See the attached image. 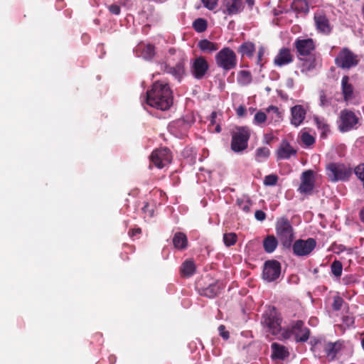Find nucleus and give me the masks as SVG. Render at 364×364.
<instances>
[{"label":"nucleus","mask_w":364,"mask_h":364,"mask_svg":"<svg viewBox=\"0 0 364 364\" xmlns=\"http://www.w3.org/2000/svg\"><path fill=\"white\" fill-rule=\"evenodd\" d=\"M237 241V235L233 232L225 233L223 235V242L227 247L232 246Z\"/></svg>","instance_id":"obj_39"},{"label":"nucleus","mask_w":364,"mask_h":364,"mask_svg":"<svg viewBox=\"0 0 364 364\" xmlns=\"http://www.w3.org/2000/svg\"><path fill=\"white\" fill-rule=\"evenodd\" d=\"M315 24L317 30L324 34H328L331 28L328 18L321 14H316L314 16Z\"/></svg>","instance_id":"obj_22"},{"label":"nucleus","mask_w":364,"mask_h":364,"mask_svg":"<svg viewBox=\"0 0 364 364\" xmlns=\"http://www.w3.org/2000/svg\"><path fill=\"white\" fill-rule=\"evenodd\" d=\"M278 181V176L275 174L267 175L264 178V184L266 186H275Z\"/></svg>","instance_id":"obj_42"},{"label":"nucleus","mask_w":364,"mask_h":364,"mask_svg":"<svg viewBox=\"0 0 364 364\" xmlns=\"http://www.w3.org/2000/svg\"><path fill=\"white\" fill-rule=\"evenodd\" d=\"M267 114V121L269 124H278L283 119L282 113L279 111V108L276 106H269L265 109Z\"/></svg>","instance_id":"obj_21"},{"label":"nucleus","mask_w":364,"mask_h":364,"mask_svg":"<svg viewBox=\"0 0 364 364\" xmlns=\"http://www.w3.org/2000/svg\"><path fill=\"white\" fill-rule=\"evenodd\" d=\"M220 285L217 283L209 285L203 289V294L207 297L213 298L220 292Z\"/></svg>","instance_id":"obj_29"},{"label":"nucleus","mask_w":364,"mask_h":364,"mask_svg":"<svg viewBox=\"0 0 364 364\" xmlns=\"http://www.w3.org/2000/svg\"><path fill=\"white\" fill-rule=\"evenodd\" d=\"M358 55L348 48H343L336 58V63L342 68H350L358 65Z\"/></svg>","instance_id":"obj_10"},{"label":"nucleus","mask_w":364,"mask_h":364,"mask_svg":"<svg viewBox=\"0 0 364 364\" xmlns=\"http://www.w3.org/2000/svg\"><path fill=\"white\" fill-rule=\"evenodd\" d=\"M301 139V141L306 146L312 145L315 141L314 136L307 132L303 133Z\"/></svg>","instance_id":"obj_44"},{"label":"nucleus","mask_w":364,"mask_h":364,"mask_svg":"<svg viewBox=\"0 0 364 364\" xmlns=\"http://www.w3.org/2000/svg\"><path fill=\"white\" fill-rule=\"evenodd\" d=\"M108 9L110 13L114 15H119L120 14V7L117 4H112L108 6Z\"/></svg>","instance_id":"obj_48"},{"label":"nucleus","mask_w":364,"mask_h":364,"mask_svg":"<svg viewBox=\"0 0 364 364\" xmlns=\"http://www.w3.org/2000/svg\"><path fill=\"white\" fill-rule=\"evenodd\" d=\"M204 6L209 10H213L217 4L218 0H201Z\"/></svg>","instance_id":"obj_46"},{"label":"nucleus","mask_w":364,"mask_h":364,"mask_svg":"<svg viewBox=\"0 0 364 364\" xmlns=\"http://www.w3.org/2000/svg\"><path fill=\"white\" fill-rule=\"evenodd\" d=\"M169 52H170L171 54H173V53H174V50H173V49H170Z\"/></svg>","instance_id":"obj_58"},{"label":"nucleus","mask_w":364,"mask_h":364,"mask_svg":"<svg viewBox=\"0 0 364 364\" xmlns=\"http://www.w3.org/2000/svg\"><path fill=\"white\" fill-rule=\"evenodd\" d=\"M173 75L177 78H180L183 73V67L178 63L176 67L171 68L169 71Z\"/></svg>","instance_id":"obj_43"},{"label":"nucleus","mask_w":364,"mask_h":364,"mask_svg":"<svg viewBox=\"0 0 364 364\" xmlns=\"http://www.w3.org/2000/svg\"><path fill=\"white\" fill-rule=\"evenodd\" d=\"M314 187V172L311 170L304 171L301 177V184L299 191L301 193H309Z\"/></svg>","instance_id":"obj_14"},{"label":"nucleus","mask_w":364,"mask_h":364,"mask_svg":"<svg viewBox=\"0 0 364 364\" xmlns=\"http://www.w3.org/2000/svg\"><path fill=\"white\" fill-rule=\"evenodd\" d=\"M193 27L197 32H203L207 28V21L203 18H197L193 21Z\"/></svg>","instance_id":"obj_36"},{"label":"nucleus","mask_w":364,"mask_h":364,"mask_svg":"<svg viewBox=\"0 0 364 364\" xmlns=\"http://www.w3.org/2000/svg\"><path fill=\"white\" fill-rule=\"evenodd\" d=\"M255 51V44L251 42H245L239 47L238 52L242 55L252 58Z\"/></svg>","instance_id":"obj_28"},{"label":"nucleus","mask_w":364,"mask_h":364,"mask_svg":"<svg viewBox=\"0 0 364 364\" xmlns=\"http://www.w3.org/2000/svg\"><path fill=\"white\" fill-rule=\"evenodd\" d=\"M272 136H271V135H269V134H266V135L264 136V139H265V141H266V142H267V143H269V141L272 139Z\"/></svg>","instance_id":"obj_52"},{"label":"nucleus","mask_w":364,"mask_h":364,"mask_svg":"<svg viewBox=\"0 0 364 364\" xmlns=\"http://www.w3.org/2000/svg\"><path fill=\"white\" fill-rule=\"evenodd\" d=\"M316 68V62L315 59L309 58L303 62L301 65V70L304 73H307L311 70H313Z\"/></svg>","instance_id":"obj_35"},{"label":"nucleus","mask_w":364,"mask_h":364,"mask_svg":"<svg viewBox=\"0 0 364 364\" xmlns=\"http://www.w3.org/2000/svg\"><path fill=\"white\" fill-rule=\"evenodd\" d=\"M341 90L343 95V100L349 104L354 98L353 86L349 83V77L343 76L341 80Z\"/></svg>","instance_id":"obj_17"},{"label":"nucleus","mask_w":364,"mask_h":364,"mask_svg":"<svg viewBox=\"0 0 364 364\" xmlns=\"http://www.w3.org/2000/svg\"><path fill=\"white\" fill-rule=\"evenodd\" d=\"M277 240L274 235H268L263 241V247L266 252L272 253L277 248Z\"/></svg>","instance_id":"obj_26"},{"label":"nucleus","mask_w":364,"mask_h":364,"mask_svg":"<svg viewBox=\"0 0 364 364\" xmlns=\"http://www.w3.org/2000/svg\"><path fill=\"white\" fill-rule=\"evenodd\" d=\"M314 120L317 126V127L321 130L322 134H324L328 131V125L327 124L326 120L323 118H319L318 117H315Z\"/></svg>","instance_id":"obj_40"},{"label":"nucleus","mask_w":364,"mask_h":364,"mask_svg":"<svg viewBox=\"0 0 364 364\" xmlns=\"http://www.w3.org/2000/svg\"><path fill=\"white\" fill-rule=\"evenodd\" d=\"M269 156V149L267 147H260L256 150V159L262 161L267 159Z\"/></svg>","instance_id":"obj_38"},{"label":"nucleus","mask_w":364,"mask_h":364,"mask_svg":"<svg viewBox=\"0 0 364 364\" xmlns=\"http://www.w3.org/2000/svg\"><path fill=\"white\" fill-rule=\"evenodd\" d=\"M209 68L207 60L203 57L196 58L192 63L191 73L196 79H202Z\"/></svg>","instance_id":"obj_13"},{"label":"nucleus","mask_w":364,"mask_h":364,"mask_svg":"<svg viewBox=\"0 0 364 364\" xmlns=\"http://www.w3.org/2000/svg\"><path fill=\"white\" fill-rule=\"evenodd\" d=\"M334 306H338V304H336V301L335 302Z\"/></svg>","instance_id":"obj_61"},{"label":"nucleus","mask_w":364,"mask_h":364,"mask_svg":"<svg viewBox=\"0 0 364 364\" xmlns=\"http://www.w3.org/2000/svg\"><path fill=\"white\" fill-rule=\"evenodd\" d=\"M249 5L252 6L254 4V0H247Z\"/></svg>","instance_id":"obj_57"},{"label":"nucleus","mask_w":364,"mask_h":364,"mask_svg":"<svg viewBox=\"0 0 364 364\" xmlns=\"http://www.w3.org/2000/svg\"><path fill=\"white\" fill-rule=\"evenodd\" d=\"M236 203L244 212L249 213L250 211L252 202L247 196H242L237 199Z\"/></svg>","instance_id":"obj_32"},{"label":"nucleus","mask_w":364,"mask_h":364,"mask_svg":"<svg viewBox=\"0 0 364 364\" xmlns=\"http://www.w3.org/2000/svg\"><path fill=\"white\" fill-rule=\"evenodd\" d=\"M352 173V168L343 164L330 163L326 166V175L332 182L348 181Z\"/></svg>","instance_id":"obj_4"},{"label":"nucleus","mask_w":364,"mask_h":364,"mask_svg":"<svg viewBox=\"0 0 364 364\" xmlns=\"http://www.w3.org/2000/svg\"><path fill=\"white\" fill-rule=\"evenodd\" d=\"M245 108L242 106H240L237 109V114L238 116H242L245 113Z\"/></svg>","instance_id":"obj_51"},{"label":"nucleus","mask_w":364,"mask_h":364,"mask_svg":"<svg viewBox=\"0 0 364 364\" xmlns=\"http://www.w3.org/2000/svg\"><path fill=\"white\" fill-rule=\"evenodd\" d=\"M141 232V230L140 229H136V230H132V235H134L136 233H139Z\"/></svg>","instance_id":"obj_55"},{"label":"nucleus","mask_w":364,"mask_h":364,"mask_svg":"<svg viewBox=\"0 0 364 364\" xmlns=\"http://www.w3.org/2000/svg\"><path fill=\"white\" fill-rule=\"evenodd\" d=\"M272 357L273 358L284 360L285 358L289 356V352L287 349L284 346L277 343H273L272 344Z\"/></svg>","instance_id":"obj_23"},{"label":"nucleus","mask_w":364,"mask_h":364,"mask_svg":"<svg viewBox=\"0 0 364 364\" xmlns=\"http://www.w3.org/2000/svg\"><path fill=\"white\" fill-rule=\"evenodd\" d=\"M267 121V114L265 112L261 110L256 112L253 119V124L255 125L262 126Z\"/></svg>","instance_id":"obj_33"},{"label":"nucleus","mask_w":364,"mask_h":364,"mask_svg":"<svg viewBox=\"0 0 364 364\" xmlns=\"http://www.w3.org/2000/svg\"><path fill=\"white\" fill-rule=\"evenodd\" d=\"M216 114H217L216 112H214L211 114V118H212L211 124H213L215 123L214 119L216 117Z\"/></svg>","instance_id":"obj_53"},{"label":"nucleus","mask_w":364,"mask_h":364,"mask_svg":"<svg viewBox=\"0 0 364 364\" xmlns=\"http://www.w3.org/2000/svg\"><path fill=\"white\" fill-rule=\"evenodd\" d=\"M266 90H267V91H269V90H270V88L267 87V88H266Z\"/></svg>","instance_id":"obj_59"},{"label":"nucleus","mask_w":364,"mask_h":364,"mask_svg":"<svg viewBox=\"0 0 364 364\" xmlns=\"http://www.w3.org/2000/svg\"><path fill=\"white\" fill-rule=\"evenodd\" d=\"M334 306H338V304H336V301L335 302Z\"/></svg>","instance_id":"obj_62"},{"label":"nucleus","mask_w":364,"mask_h":364,"mask_svg":"<svg viewBox=\"0 0 364 364\" xmlns=\"http://www.w3.org/2000/svg\"><path fill=\"white\" fill-rule=\"evenodd\" d=\"M291 7L298 12L306 13L309 11V5L306 0H293Z\"/></svg>","instance_id":"obj_31"},{"label":"nucleus","mask_w":364,"mask_h":364,"mask_svg":"<svg viewBox=\"0 0 364 364\" xmlns=\"http://www.w3.org/2000/svg\"><path fill=\"white\" fill-rule=\"evenodd\" d=\"M331 104V98L328 97L326 92L321 90L319 92V105L322 107H327Z\"/></svg>","instance_id":"obj_41"},{"label":"nucleus","mask_w":364,"mask_h":364,"mask_svg":"<svg viewBox=\"0 0 364 364\" xmlns=\"http://www.w3.org/2000/svg\"><path fill=\"white\" fill-rule=\"evenodd\" d=\"M151 161L159 168L169 164L172 159L170 151L167 148L154 150L151 155Z\"/></svg>","instance_id":"obj_11"},{"label":"nucleus","mask_w":364,"mask_h":364,"mask_svg":"<svg viewBox=\"0 0 364 364\" xmlns=\"http://www.w3.org/2000/svg\"><path fill=\"white\" fill-rule=\"evenodd\" d=\"M180 271L183 277H189L196 272V265L193 260L187 259L181 266Z\"/></svg>","instance_id":"obj_24"},{"label":"nucleus","mask_w":364,"mask_h":364,"mask_svg":"<svg viewBox=\"0 0 364 364\" xmlns=\"http://www.w3.org/2000/svg\"><path fill=\"white\" fill-rule=\"evenodd\" d=\"M297 53L300 55H308L314 49V43L312 39H298L294 43Z\"/></svg>","instance_id":"obj_16"},{"label":"nucleus","mask_w":364,"mask_h":364,"mask_svg":"<svg viewBox=\"0 0 364 364\" xmlns=\"http://www.w3.org/2000/svg\"><path fill=\"white\" fill-rule=\"evenodd\" d=\"M215 131H216L217 132H218V133L221 131V128H220V125H218H218L216 126V127H215Z\"/></svg>","instance_id":"obj_56"},{"label":"nucleus","mask_w":364,"mask_h":364,"mask_svg":"<svg viewBox=\"0 0 364 364\" xmlns=\"http://www.w3.org/2000/svg\"><path fill=\"white\" fill-rule=\"evenodd\" d=\"M275 230L277 237L285 247H290L294 239L293 227L289 220L286 217H281L277 220Z\"/></svg>","instance_id":"obj_3"},{"label":"nucleus","mask_w":364,"mask_h":364,"mask_svg":"<svg viewBox=\"0 0 364 364\" xmlns=\"http://www.w3.org/2000/svg\"><path fill=\"white\" fill-rule=\"evenodd\" d=\"M224 6V14H237L242 10V0H225Z\"/></svg>","instance_id":"obj_20"},{"label":"nucleus","mask_w":364,"mask_h":364,"mask_svg":"<svg viewBox=\"0 0 364 364\" xmlns=\"http://www.w3.org/2000/svg\"><path fill=\"white\" fill-rule=\"evenodd\" d=\"M360 220H362V222L364 223V208L363 210H361V211L360 213Z\"/></svg>","instance_id":"obj_54"},{"label":"nucleus","mask_w":364,"mask_h":364,"mask_svg":"<svg viewBox=\"0 0 364 364\" xmlns=\"http://www.w3.org/2000/svg\"><path fill=\"white\" fill-rule=\"evenodd\" d=\"M216 64L225 70H230L237 65V56L228 47L221 49L215 55Z\"/></svg>","instance_id":"obj_5"},{"label":"nucleus","mask_w":364,"mask_h":364,"mask_svg":"<svg viewBox=\"0 0 364 364\" xmlns=\"http://www.w3.org/2000/svg\"><path fill=\"white\" fill-rule=\"evenodd\" d=\"M316 247V241L314 238L296 240L292 245V251L297 257L309 255Z\"/></svg>","instance_id":"obj_8"},{"label":"nucleus","mask_w":364,"mask_h":364,"mask_svg":"<svg viewBox=\"0 0 364 364\" xmlns=\"http://www.w3.org/2000/svg\"><path fill=\"white\" fill-rule=\"evenodd\" d=\"M198 46L203 52L206 53H212L218 49V44L207 39L200 41L198 43Z\"/></svg>","instance_id":"obj_27"},{"label":"nucleus","mask_w":364,"mask_h":364,"mask_svg":"<svg viewBox=\"0 0 364 364\" xmlns=\"http://www.w3.org/2000/svg\"><path fill=\"white\" fill-rule=\"evenodd\" d=\"M218 331H219L220 336L224 340H228L229 338V332L225 330V326L224 325H220L218 327Z\"/></svg>","instance_id":"obj_47"},{"label":"nucleus","mask_w":364,"mask_h":364,"mask_svg":"<svg viewBox=\"0 0 364 364\" xmlns=\"http://www.w3.org/2000/svg\"><path fill=\"white\" fill-rule=\"evenodd\" d=\"M250 132L247 127H239L233 133L231 141V149L235 152H240L247 147Z\"/></svg>","instance_id":"obj_6"},{"label":"nucleus","mask_w":364,"mask_h":364,"mask_svg":"<svg viewBox=\"0 0 364 364\" xmlns=\"http://www.w3.org/2000/svg\"><path fill=\"white\" fill-rule=\"evenodd\" d=\"M291 122L295 127L299 126L305 119L306 110L301 105H295L291 109Z\"/></svg>","instance_id":"obj_19"},{"label":"nucleus","mask_w":364,"mask_h":364,"mask_svg":"<svg viewBox=\"0 0 364 364\" xmlns=\"http://www.w3.org/2000/svg\"><path fill=\"white\" fill-rule=\"evenodd\" d=\"M141 105H145L157 109L165 111L168 109L173 104L171 91L167 84L157 81L154 82L141 98Z\"/></svg>","instance_id":"obj_2"},{"label":"nucleus","mask_w":364,"mask_h":364,"mask_svg":"<svg viewBox=\"0 0 364 364\" xmlns=\"http://www.w3.org/2000/svg\"><path fill=\"white\" fill-rule=\"evenodd\" d=\"M281 274L280 263L275 260L267 261L264 263L263 269V279L267 282H272L279 278Z\"/></svg>","instance_id":"obj_12"},{"label":"nucleus","mask_w":364,"mask_h":364,"mask_svg":"<svg viewBox=\"0 0 364 364\" xmlns=\"http://www.w3.org/2000/svg\"><path fill=\"white\" fill-rule=\"evenodd\" d=\"M281 318L274 307H269L263 314L261 323L267 333L278 336L280 338L287 339L291 335L295 336L297 342H305L309 339V330L304 326L301 321L292 323L290 328H282Z\"/></svg>","instance_id":"obj_1"},{"label":"nucleus","mask_w":364,"mask_h":364,"mask_svg":"<svg viewBox=\"0 0 364 364\" xmlns=\"http://www.w3.org/2000/svg\"><path fill=\"white\" fill-rule=\"evenodd\" d=\"M331 270L335 277H340L343 271L342 263L338 260H335L331 265Z\"/></svg>","instance_id":"obj_37"},{"label":"nucleus","mask_w":364,"mask_h":364,"mask_svg":"<svg viewBox=\"0 0 364 364\" xmlns=\"http://www.w3.org/2000/svg\"><path fill=\"white\" fill-rule=\"evenodd\" d=\"M237 82L241 85H247L252 82V75L247 70H241L238 73Z\"/></svg>","instance_id":"obj_30"},{"label":"nucleus","mask_w":364,"mask_h":364,"mask_svg":"<svg viewBox=\"0 0 364 364\" xmlns=\"http://www.w3.org/2000/svg\"><path fill=\"white\" fill-rule=\"evenodd\" d=\"M265 53V48L263 46L259 48L257 53V63L262 64V58Z\"/></svg>","instance_id":"obj_50"},{"label":"nucleus","mask_w":364,"mask_h":364,"mask_svg":"<svg viewBox=\"0 0 364 364\" xmlns=\"http://www.w3.org/2000/svg\"><path fill=\"white\" fill-rule=\"evenodd\" d=\"M343 343L340 341L336 342H318L315 344L314 349L315 351L323 350V356H326L328 360H333L337 353L341 350Z\"/></svg>","instance_id":"obj_9"},{"label":"nucleus","mask_w":364,"mask_h":364,"mask_svg":"<svg viewBox=\"0 0 364 364\" xmlns=\"http://www.w3.org/2000/svg\"><path fill=\"white\" fill-rule=\"evenodd\" d=\"M354 173L356 176L361 181L364 188V164H360L355 167Z\"/></svg>","instance_id":"obj_45"},{"label":"nucleus","mask_w":364,"mask_h":364,"mask_svg":"<svg viewBox=\"0 0 364 364\" xmlns=\"http://www.w3.org/2000/svg\"><path fill=\"white\" fill-rule=\"evenodd\" d=\"M141 55L146 60L151 59L155 55L154 46L151 44L144 46L142 49Z\"/></svg>","instance_id":"obj_34"},{"label":"nucleus","mask_w":364,"mask_h":364,"mask_svg":"<svg viewBox=\"0 0 364 364\" xmlns=\"http://www.w3.org/2000/svg\"><path fill=\"white\" fill-rule=\"evenodd\" d=\"M335 309H339V306H336Z\"/></svg>","instance_id":"obj_60"},{"label":"nucleus","mask_w":364,"mask_h":364,"mask_svg":"<svg viewBox=\"0 0 364 364\" xmlns=\"http://www.w3.org/2000/svg\"><path fill=\"white\" fill-rule=\"evenodd\" d=\"M296 154V150L294 149L288 141L284 140L282 141L277 151L278 159H288L291 156Z\"/></svg>","instance_id":"obj_18"},{"label":"nucleus","mask_w":364,"mask_h":364,"mask_svg":"<svg viewBox=\"0 0 364 364\" xmlns=\"http://www.w3.org/2000/svg\"><path fill=\"white\" fill-rule=\"evenodd\" d=\"M255 218L259 221H263L266 218V214L261 210H257L255 213Z\"/></svg>","instance_id":"obj_49"},{"label":"nucleus","mask_w":364,"mask_h":364,"mask_svg":"<svg viewBox=\"0 0 364 364\" xmlns=\"http://www.w3.org/2000/svg\"><path fill=\"white\" fill-rule=\"evenodd\" d=\"M358 122L359 119L353 112L343 109L340 112L338 128L341 132H346L355 129Z\"/></svg>","instance_id":"obj_7"},{"label":"nucleus","mask_w":364,"mask_h":364,"mask_svg":"<svg viewBox=\"0 0 364 364\" xmlns=\"http://www.w3.org/2000/svg\"><path fill=\"white\" fill-rule=\"evenodd\" d=\"M173 243L176 248L178 250L186 249L188 245V240L185 234L177 232L175 234Z\"/></svg>","instance_id":"obj_25"},{"label":"nucleus","mask_w":364,"mask_h":364,"mask_svg":"<svg viewBox=\"0 0 364 364\" xmlns=\"http://www.w3.org/2000/svg\"><path fill=\"white\" fill-rule=\"evenodd\" d=\"M294 60V55L289 48H282L274 59V64L277 67H283L289 65Z\"/></svg>","instance_id":"obj_15"}]
</instances>
